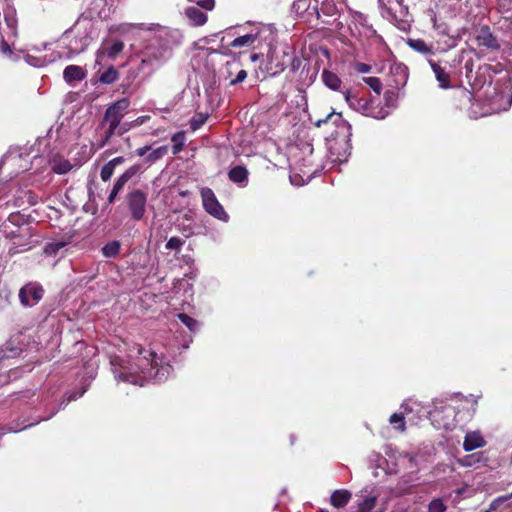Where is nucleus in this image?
Segmentation results:
<instances>
[{
    "label": "nucleus",
    "instance_id": "obj_1",
    "mask_svg": "<svg viewBox=\"0 0 512 512\" xmlns=\"http://www.w3.org/2000/svg\"><path fill=\"white\" fill-rule=\"evenodd\" d=\"M135 27L144 33L137 54L140 59L139 70L150 75L172 57L174 49L181 45L183 35L179 29L156 23H140Z\"/></svg>",
    "mask_w": 512,
    "mask_h": 512
},
{
    "label": "nucleus",
    "instance_id": "obj_2",
    "mask_svg": "<svg viewBox=\"0 0 512 512\" xmlns=\"http://www.w3.org/2000/svg\"><path fill=\"white\" fill-rule=\"evenodd\" d=\"M137 346L138 363L137 365L141 369V373H133L127 371L123 366V360L115 356L111 359V365L113 366V372L115 376L123 382L131 383L134 385L143 386L146 378H153L158 382L164 381L168 378L172 367L171 365H158L157 354L153 351L148 352V357L144 355L146 352L141 345Z\"/></svg>",
    "mask_w": 512,
    "mask_h": 512
},
{
    "label": "nucleus",
    "instance_id": "obj_3",
    "mask_svg": "<svg viewBox=\"0 0 512 512\" xmlns=\"http://www.w3.org/2000/svg\"><path fill=\"white\" fill-rule=\"evenodd\" d=\"M344 5V0H309L307 11L309 14H315L323 24L331 25L334 29L340 30L343 23L338 20L337 16Z\"/></svg>",
    "mask_w": 512,
    "mask_h": 512
},
{
    "label": "nucleus",
    "instance_id": "obj_4",
    "mask_svg": "<svg viewBox=\"0 0 512 512\" xmlns=\"http://www.w3.org/2000/svg\"><path fill=\"white\" fill-rule=\"evenodd\" d=\"M343 95L348 106L354 111L361 113L362 115L382 120L390 114L389 110L375 106L372 100L359 97L349 90L344 91Z\"/></svg>",
    "mask_w": 512,
    "mask_h": 512
},
{
    "label": "nucleus",
    "instance_id": "obj_5",
    "mask_svg": "<svg viewBox=\"0 0 512 512\" xmlns=\"http://www.w3.org/2000/svg\"><path fill=\"white\" fill-rule=\"evenodd\" d=\"M4 22L6 26L7 35H15L16 34V10L7 2L4 1L0 5V25ZM5 29L0 26V51L8 56H12V51L9 44L4 40Z\"/></svg>",
    "mask_w": 512,
    "mask_h": 512
},
{
    "label": "nucleus",
    "instance_id": "obj_6",
    "mask_svg": "<svg viewBox=\"0 0 512 512\" xmlns=\"http://www.w3.org/2000/svg\"><path fill=\"white\" fill-rule=\"evenodd\" d=\"M400 7L399 16L393 12V0H378V6L383 18L395 24L399 29L406 30L409 26L408 6L403 5V0H395Z\"/></svg>",
    "mask_w": 512,
    "mask_h": 512
},
{
    "label": "nucleus",
    "instance_id": "obj_7",
    "mask_svg": "<svg viewBox=\"0 0 512 512\" xmlns=\"http://www.w3.org/2000/svg\"><path fill=\"white\" fill-rule=\"evenodd\" d=\"M74 29L77 31V35L70 40L68 49L71 54H80L86 50L93 39L91 23L87 20L78 21Z\"/></svg>",
    "mask_w": 512,
    "mask_h": 512
},
{
    "label": "nucleus",
    "instance_id": "obj_8",
    "mask_svg": "<svg viewBox=\"0 0 512 512\" xmlns=\"http://www.w3.org/2000/svg\"><path fill=\"white\" fill-rule=\"evenodd\" d=\"M291 60V55L285 48L269 47L267 53V71L276 75L285 70L288 62Z\"/></svg>",
    "mask_w": 512,
    "mask_h": 512
},
{
    "label": "nucleus",
    "instance_id": "obj_9",
    "mask_svg": "<svg viewBox=\"0 0 512 512\" xmlns=\"http://www.w3.org/2000/svg\"><path fill=\"white\" fill-rule=\"evenodd\" d=\"M202 204L205 211L219 221H228V215L222 205L218 202L212 189L203 187L200 191Z\"/></svg>",
    "mask_w": 512,
    "mask_h": 512
},
{
    "label": "nucleus",
    "instance_id": "obj_10",
    "mask_svg": "<svg viewBox=\"0 0 512 512\" xmlns=\"http://www.w3.org/2000/svg\"><path fill=\"white\" fill-rule=\"evenodd\" d=\"M45 290L38 282H29L19 290V301L24 307H32L44 297Z\"/></svg>",
    "mask_w": 512,
    "mask_h": 512
},
{
    "label": "nucleus",
    "instance_id": "obj_11",
    "mask_svg": "<svg viewBox=\"0 0 512 512\" xmlns=\"http://www.w3.org/2000/svg\"><path fill=\"white\" fill-rule=\"evenodd\" d=\"M349 29L351 34L358 38H370L376 34L372 26L368 25L366 16L360 12L351 13Z\"/></svg>",
    "mask_w": 512,
    "mask_h": 512
},
{
    "label": "nucleus",
    "instance_id": "obj_12",
    "mask_svg": "<svg viewBox=\"0 0 512 512\" xmlns=\"http://www.w3.org/2000/svg\"><path fill=\"white\" fill-rule=\"evenodd\" d=\"M129 107V100L126 98L119 99L111 104L105 111L103 124L119 127L125 111Z\"/></svg>",
    "mask_w": 512,
    "mask_h": 512
},
{
    "label": "nucleus",
    "instance_id": "obj_13",
    "mask_svg": "<svg viewBox=\"0 0 512 512\" xmlns=\"http://www.w3.org/2000/svg\"><path fill=\"white\" fill-rule=\"evenodd\" d=\"M147 197L139 190L131 191L127 196L128 207L134 221H140L145 213Z\"/></svg>",
    "mask_w": 512,
    "mask_h": 512
},
{
    "label": "nucleus",
    "instance_id": "obj_14",
    "mask_svg": "<svg viewBox=\"0 0 512 512\" xmlns=\"http://www.w3.org/2000/svg\"><path fill=\"white\" fill-rule=\"evenodd\" d=\"M330 123L337 128L335 132L336 137L340 134H342L344 138L350 136L351 126L346 120L343 119L341 113L331 112L325 118L317 120L315 125L317 127H321L324 124Z\"/></svg>",
    "mask_w": 512,
    "mask_h": 512
},
{
    "label": "nucleus",
    "instance_id": "obj_15",
    "mask_svg": "<svg viewBox=\"0 0 512 512\" xmlns=\"http://www.w3.org/2000/svg\"><path fill=\"white\" fill-rule=\"evenodd\" d=\"M264 31V26H254L249 33L236 37L229 46L233 48L254 47L255 42L261 39Z\"/></svg>",
    "mask_w": 512,
    "mask_h": 512
},
{
    "label": "nucleus",
    "instance_id": "obj_16",
    "mask_svg": "<svg viewBox=\"0 0 512 512\" xmlns=\"http://www.w3.org/2000/svg\"><path fill=\"white\" fill-rule=\"evenodd\" d=\"M476 41L479 46L485 47L491 51H498L501 48L499 41L493 35L488 25H483L479 28L476 35Z\"/></svg>",
    "mask_w": 512,
    "mask_h": 512
},
{
    "label": "nucleus",
    "instance_id": "obj_17",
    "mask_svg": "<svg viewBox=\"0 0 512 512\" xmlns=\"http://www.w3.org/2000/svg\"><path fill=\"white\" fill-rule=\"evenodd\" d=\"M119 0H92L89 7L91 17L106 19L109 17L112 7Z\"/></svg>",
    "mask_w": 512,
    "mask_h": 512
},
{
    "label": "nucleus",
    "instance_id": "obj_18",
    "mask_svg": "<svg viewBox=\"0 0 512 512\" xmlns=\"http://www.w3.org/2000/svg\"><path fill=\"white\" fill-rule=\"evenodd\" d=\"M138 172L137 166L129 167L125 172H123L116 180L113 185L112 190L108 196V202L113 203L117 197V195L122 191L126 183Z\"/></svg>",
    "mask_w": 512,
    "mask_h": 512
},
{
    "label": "nucleus",
    "instance_id": "obj_19",
    "mask_svg": "<svg viewBox=\"0 0 512 512\" xmlns=\"http://www.w3.org/2000/svg\"><path fill=\"white\" fill-rule=\"evenodd\" d=\"M49 165L56 174H66L73 168L70 161L61 155H54L49 159Z\"/></svg>",
    "mask_w": 512,
    "mask_h": 512
},
{
    "label": "nucleus",
    "instance_id": "obj_20",
    "mask_svg": "<svg viewBox=\"0 0 512 512\" xmlns=\"http://www.w3.org/2000/svg\"><path fill=\"white\" fill-rule=\"evenodd\" d=\"M248 170L241 165L232 167L228 172V178L231 182L240 187H245L248 184Z\"/></svg>",
    "mask_w": 512,
    "mask_h": 512
},
{
    "label": "nucleus",
    "instance_id": "obj_21",
    "mask_svg": "<svg viewBox=\"0 0 512 512\" xmlns=\"http://www.w3.org/2000/svg\"><path fill=\"white\" fill-rule=\"evenodd\" d=\"M391 74L393 75V82L396 89L403 88L408 80L407 67L403 64H394L391 66Z\"/></svg>",
    "mask_w": 512,
    "mask_h": 512
},
{
    "label": "nucleus",
    "instance_id": "obj_22",
    "mask_svg": "<svg viewBox=\"0 0 512 512\" xmlns=\"http://www.w3.org/2000/svg\"><path fill=\"white\" fill-rule=\"evenodd\" d=\"M486 441L479 432H469L464 437L463 449L467 452L484 447Z\"/></svg>",
    "mask_w": 512,
    "mask_h": 512
},
{
    "label": "nucleus",
    "instance_id": "obj_23",
    "mask_svg": "<svg viewBox=\"0 0 512 512\" xmlns=\"http://www.w3.org/2000/svg\"><path fill=\"white\" fill-rule=\"evenodd\" d=\"M185 16L193 26H202L207 22V15L199 7H188L185 9Z\"/></svg>",
    "mask_w": 512,
    "mask_h": 512
},
{
    "label": "nucleus",
    "instance_id": "obj_24",
    "mask_svg": "<svg viewBox=\"0 0 512 512\" xmlns=\"http://www.w3.org/2000/svg\"><path fill=\"white\" fill-rule=\"evenodd\" d=\"M352 494L346 489H338L332 492L330 504L335 508L345 507L351 500Z\"/></svg>",
    "mask_w": 512,
    "mask_h": 512
},
{
    "label": "nucleus",
    "instance_id": "obj_25",
    "mask_svg": "<svg viewBox=\"0 0 512 512\" xmlns=\"http://www.w3.org/2000/svg\"><path fill=\"white\" fill-rule=\"evenodd\" d=\"M429 64L435 74L439 87L442 89L450 88V75L438 63L429 60Z\"/></svg>",
    "mask_w": 512,
    "mask_h": 512
},
{
    "label": "nucleus",
    "instance_id": "obj_26",
    "mask_svg": "<svg viewBox=\"0 0 512 512\" xmlns=\"http://www.w3.org/2000/svg\"><path fill=\"white\" fill-rule=\"evenodd\" d=\"M321 79L327 88L333 91H340L342 81L336 73L324 69L321 73Z\"/></svg>",
    "mask_w": 512,
    "mask_h": 512
},
{
    "label": "nucleus",
    "instance_id": "obj_27",
    "mask_svg": "<svg viewBox=\"0 0 512 512\" xmlns=\"http://www.w3.org/2000/svg\"><path fill=\"white\" fill-rule=\"evenodd\" d=\"M84 70L77 65H69L64 69L63 77L67 83L81 81L85 78Z\"/></svg>",
    "mask_w": 512,
    "mask_h": 512
},
{
    "label": "nucleus",
    "instance_id": "obj_28",
    "mask_svg": "<svg viewBox=\"0 0 512 512\" xmlns=\"http://www.w3.org/2000/svg\"><path fill=\"white\" fill-rule=\"evenodd\" d=\"M408 45L415 51L429 56L433 55V48L431 45H428L424 40L422 39H409Z\"/></svg>",
    "mask_w": 512,
    "mask_h": 512
},
{
    "label": "nucleus",
    "instance_id": "obj_29",
    "mask_svg": "<svg viewBox=\"0 0 512 512\" xmlns=\"http://www.w3.org/2000/svg\"><path fill=\"white\" fill-rule=\"evenodd\" d=\"M396 90L397 89L394 87V89H388L384 93V106H381L380 108H384L390 112L396 108L398 101V92Z\"/></svg>",
    "mask_w": 512,
    "mask_h": 512
},
{
    "label": "nucleus",
    "instance_id": "obj_30",
    "mask_svg": "<svg viewBox=\"0 0 512 512\" xmlns=\"http://www.w3.org/2000/svg\"><path fill=\"white\" fill-rule=\"evenodd\" d=\"M120 248H121L120 242L117 240H114V241H111V242H108L107 244H105L102 247L101 252L105 257L112 258L119 254Z\"/></svg>",
    "mask_w": 512,
    "mask_h": 512
},
{
    "label": "nucleus",
    "instance_id": "obj_31",
    "mask_svg": "<svg viewBox=\"0 0 512 512\" xmlns=\"http://www.w3.org/2000/svg\"><path fill=\"white\" fill-rule=\"evenodd\" d=\"M171 141L173 143L172 153L174 155H177L178 153H180L182 151V149L184 147V144H185V141H186L185 133L183 131L175 133L171 137Z\"/></svg>",
    "mask_w": 512,
    "mask_h": 512
},
{
    "label": "nucleus",
    "instance_id": "obj_32",
    "mask_svg": "<svg viewBox=\"0 0 512 512\" xmlns=\"http://www.w3.org/2000/svg\"><path fill=\"white\" fill-rule=\"evenodd\" d=\"M168 153V146H160L154 150H152L149 154H147L145 160L148 163H155L156 161L162 159Z\"/></svg>",
    "mask_w": 512,
    "mask_h": 512
},
{
    "label": "nucleus",
    "instance_id": "obj_33",
    "mask_svg": "<svg viewBox=\"0 0 512 512\" xmlns=\"http://www.w3.org/2000/svg\"><path fill=\"white\" fill-rule=\"evenodd\" d=\"M378 497L376 495L368 496L358 505V512H372L377 505Z\"/></svg>",
    "mask_w": 512,
    "mask_h": 512
},
{
    "label": "nucleus",
    "instance_id": "obj_34",
    "mask_svg": "<svg viewBox=\"0 0 512 512\" xmlns=\"http://www.w3.org/2000/svg\"><path fill=\"white\" fill-rule=\"evenodd\" d=\"M178 319L183 323L191 332H196L198 329V321L186 313L177 314Z\"/></svg>",
    "mask_w": 512,
    "mask_h": 512
},
{
    "label": "nucleus",
    "instance_id": "obj_35",
    "mask_svg": "<svg viewBox=\"0 0 512 512\" xmlns=\"http://www.w3.org/2000/svg\"><path fill=\"white\" fill-rule=\"evenodd\" d=\"M389 422L394 426L395 429L401 432L405 431L406 429L405 417L402 413H393L390 416Z\"/></svg>",
    "mask_w": 512,
    "mask_h": 512
},
{
    "label": "nucleus",
    "instance_id": "obj_36",
    "mask_svg": "<svg viewBox=\"0 0 512 512\" xmlns=\"http://www.w3.org/2000/svg\"><path fill=\"white\" fill-rule=\"evenodd\" d=\"M124 44L120 40L114 41L110 46L106 48V55L109 58H115L119 53L122 52Z\"/></svg>",
    "mask_w": 512,
    "mask_h": 512
},
{
    "label": "nucleus",
    "instance_id": "obj_37",
    "mask_svg": "<svg viewBox=\"0 0 512 512\" xmlns=\"http://www.w3.org/2000/svg\"><path fill=\"white\" fill-rule=\"evenodd\" d=\"M118 78V73L114 68H109L103 72L99 78L101 83L111 84L114 83Z\"/></svg>",
    "mask_w": 512,
    "mask_h": 512
},
{
    "label": "nucleus",
    "instance_id": "obj_38",
    "mask_svg": "<svg viewBox=\"0 0 512 512\" xmlns=\"http://www.w3.org/2000/svg\"><path fill=\"white\" fill-rule=\"evenodd\" d=\"M208 115L199 113L193 116L190 120V128L192 131L198 130L207 120Z\"/></svg>",
    "mask_w": 512,
    "mask_h": 512
},
{
    "label": "nucleus",
    "instance_id": "obj_39",
    "mask_svg": "<svg viewBox=\"0 0 512 512\" xmlns=\"http://www.w3.org/2000/svg\"><path fill=\"white\" fill-rule=\"evenodd\" d=\"M363 81L377 94L382 90V83L377 77H364Z\"/></svg>",
    "mask_w": 512,
    "mask_h": 512
},
{
    "label": "nucleus",
    "instance_id": "obj_40",
    "mask_svg": "<svg viewBox=\"0 0 512 512\" xmlns=\"http://www.w3.org/2000/svg\"><path fill=\"white\" fill-rule=\"evenodd\" d=\"M345 146H347V143H345ZM334 149H336V147H333L331 146L330 147V158L332 159L333 162H345L347 161V158L349 156V151H348V147H345L342 151V153L338 154L337 156L334 157Z\"/></svg>",
    "mask_w": 512,
    "mask_h": 512
},
{
    "label": "nucleus",
    "instance_id": "obj_41",
    "mask_svg": "<svg viewBox=\"0 0 512 512\" xmlns=\"http://www.w3.org/2000/svg\"><path fill=\"white\" fill-rule=\"evenodd\" d=\"M446 508V505L440 498L433 499L428 505L429 512H445Z\"/></svg>",
    "mask_w": 512,
    "mask_h": 512
},
{
    "label": "nucleus",
    "instance_id": "obj_42",
    "mask_svg": "<svg viewBox=\"0 0 512 512\" xmlns=\"http://www.w3.org/2000/svg\"><path fill=\"white\" fill-rule=\"evenodd\" d=\"M510 499V497H508V494L507 495H502V496H499L497 498H495L489 505V508L486 510V512H494V511H497L500 506L507 502L508 500Z\"/></svg>",
    "mask_w": 512,
    "mask_h": 512
},
{
    "label": "nucleus",
    "instance_id": "obj_43",
    "mask_svg": "<svg viewBox=\"0 0 512 512\" xmlns=\"http://www.w3.org/2000/svg\"><path fill=\"white\" fill-rule=\"evenodd\" d=\"M479 461L480 457L477 454H471L459 459L458 463L463 467H470Z\"/></svg>",
    "mask_w": 512,
    "mask_h": 512
},
{
    "label": "nucleus",
    "instance_id": "obj_44",
    "mask_svg": "<svg viewBox=\"0 0 512 512\" xmlns=\"http://www.w3.org/2000/svg\"><path fill=\"white\" fill-rule=\"evenodd\" d=\"M24 59L27 64H29L33 67H42L45 65V59L38 58V57L29 55V54L25 55Z\"/></svg>",
    "mask_w": 512,
    "mask_h": 512
},
{
    "label": "nucleus",
    "instance_id": "obj_45",
    "mask_svg": "<svg viewBox=\"0 0 512 512\" xmlns=\"http://www.w3.org/2000/svg\"><path fill=\"white\" fill-rule=\"evenodd\" d=\"M114 173V168L111 167V165L107 162L102 168H101V171H100V177L101 179L106 182L108 180H110V178L112 177Z\"/></svg>",
    "mask_w": 512,
    "mask_h": 512
},
{
    "label": "nucleus",
    "instance_id": "obj_46",
    "mask_svg": "<svg viewBox=\"0 0 512 512\" xmlns=\"http://www.w3.org/2000/svg\"><path fill=\"white\" fill-rule=\"evenodd\" d=\"M184 244V241L178 237H171L167 243L166 248L168 250H178Z\"/></svg>",
    "mask_w": 512,
    "mask_h": 512
},
{
    "label": "nucleus",
    "instance_id": "obj_47",
    "mask_svg": "<svg viewBox=\"0 0 512 512\" xmlns=\"http://www.w3.org/2000/svg\"><path fill=\"white\" fill-rule=\"evenodd\" d=\"M240 66H241L240 62L236 59L228 61L226 63V72H227L226 78H231L233 75V72L236 71L237 69H239Z\"/></svg>",
    "mask_w": 512,
    "mask_h": 512
},
{
    "label": "nucleus",
    "instance_id": "obj_48",
    "mask_svg": "<svg viewBox=\"0 0 512 512\" xmlns=\"http://www.w3.org/2000/svg\"><path fill=\"white\" fill-rule=\"evenodd\" d=\"M247 77V72L244 69H237L236 77L232 78L229 82L230 85H236L243 82Z\"/></svg>",
    "mask_w": 512,
    "mask_h": 512
},
{
    "label": "nucleus",
    "instance_id": "obj_49",
    "mask_svg": "<svg viewBox=\"0 0 512 512\" xmlns=\"http://www.w3.org/2000/svg\"><path fill=\"white\" fill-rule=\"evenodd\" d=\"M353 68L357 73L360 74H366L369 73L372 69V67L369 64L362 63V62H356L353 64Z\"/></svg>",
    "mask_w": 512,
    "mask_h": 512
},
{
    "label": "nucleus",
    "instance_id": "obj_50",
    "mask_svg": "<svg viewBox=\"0 0 512 512\" xmlns=\"http://www.w3.org/2000/svg\"><path fill=\"white\" fill-rule=\"evenodd\" d=\"M198 6L200 8H203V9L207 10V11H211L215 7V1L214 0H200L198 2Z\"/></svg>",
    "mask_w": 512,
    "mask_h": 512
},
{
    "label": "nucleus",
    "instance_id": "obj_51",
    "mask_svg": "<svg viewBox=\"0 0 512 512\" xmlns=\"http://www.w3.org/2000/svg\"><path fill=\"white\" fill-rule=\"evenodd\" d=\"M124 161H125L124 157L119 156V157L113 158L108 163L111 165L112 168L115 169L116 166L122 164Z\"/></svg>",
    "mask_w": 512,
    "mask_h": 512
},
{
    "label": "nucleus",
    "instance_id": "obj_52",
    "mask_svg": "<svg viewBox=\"0 0 512 512\" xmlns=\"http://www.w3.org/2000/svg\"><path fill=\"white\" fill-rule=\"evenodd\" d=\"M107 130L105 131V135L111 139V137L115 134H117V126H111L110 124H107Z\"/></svg>",
    "mask_w": 512,
    "mask_h": 512
},
{
    "label": "nucleus",
    "instance_id": "obj_53",
    "mask_svg": "<svg viewBox=\"0 0 512 512\" xmlns=\"http://www.w3.org/2000/svg\"><path fill=\"white\" fill-rule=\"evenodd\" d=\"M131 128V125L128 124V123H124L122 125H119V127L117 128V134L118 135H123L124 133H126L129 129Z\"/></svg>",
    "mask_w": 512,
    "mask_h": 512
},
{
    "label": "nucleus",
    "instance_id": "obj_54",
    "mask_svg": "<svg viewBox=\"0 0 512 512\" xmlns=\"http://www.w3.org/2000/svg\"><path fill=\"white\" fill-rule=\"evenodd\" d=\"M151 150V147L150 146H143V147H140L136 150V154L139 156V157H143L145 156L149 151Z\"/></svg>",
    "mask_w": 512,
    "mask_h": 512
},
{
    "label": "nucleus",
    "instance_id": "obj_55",
    "mask_svg": "<svg viewBox=\"0 0 512 512\" xmlns=\"http://www.w3.org/2000/svg\"><path fill=\"white\" fill-rule=\"evenodd\" d=\"M109 140H110V138H109V137H107V136L104 134V136H103V138H102L101 142L99 143L98 147H99V148L104 147V146L109 142Z\"/></svg>",
    "mask_w": 512,
    "mask_h": 512
},
{
    "label": "nucleus",
    "instance_id": "obj_56",
    "mask_svg": "<svg viewBox=\"0 0 512 512\" xmlns=\"http://www.w3.org/2000/svg\"><path fill=\"white\" fill-rule=\"evenodd\" d=\"M148 119V116H141L135 120L134 125H141Z\"/></svg>",
    "mask_w": 512,
    "mask_h": 512
},
{
    "label": "nucleus",
    "instance_id": "obj_57",
    "mask_svg": "<svg viewBox=\"0 0 512 512\" xmlns=\"http://www.w3.org/2000/svg\"><path fill=\"white\" fill-rule=\"evenodd\" d=\"M258 57H259V56H258L257 54H253V55L251 56V60H252V61H256V60L258 59Z\"/></svg>",
    "mask_w": 512,
    "mask_h": 512
},
{
    "label": "nucleus",
    "instance_id": "obj_58",
    "mask_svg": "<svg viewBox=\"0 0 512 512\" xmlns=\"http://www.w3.org/2000/svg\"><path fill=\"white\" fill-rule=\"evenodd\" d=\"M64 245H65L64 243H57V244H56V246H57V248H58V249H59V248H61V247H63Z\"/></svg>",
    "mask_w": 512,
    "mask_h": 512
},
{
    "label": "nucleus",
    "instance_id": "obj_59",
    "mask_svg": "<svg viewBox=\"0 0 512 512\" xmlns=\"http://www.w3.org/2000/svg\"><path fill=\"white\" fill-rule=\"evenodd\" d=\"M291 444H294V437L291 436Z\"/></svg>",
    "mask_w": 512,
    "mask_h": 512
},
{
    "label": "nucleus",
    "instance_id": "obj_60",
    "mask_svg": "<svg viewBox=\"0 0 512 512\" xmlns=\"http://www.w3.org/2000/svg\"><path fill=\"white\" fill-rule=\"evenodd\" d=\"M317 512H328V511L321 509V510H319Z\"/></svg>",
    "mask_w": 512,
    "mask_h": 512
},
{
    "label": "nucleus",
    "instance_id": "obj_61",
    "mask_svg": "<svg viewBox=\"0 0 512 512\" xmlns=\"http://www.w3.org/2000/svg\"><path fill=\"white\" fill-rule=\"evenodd\" d=\"M508 497H510V499L512 498V492L510 494H508Z\"/></svg>",
    "mask_w": 512,
    "mask_h": 512
},
{
    "label": "nucleus",
    "instance_id": "obj_62",
    "mask_svg": "<svg viewBox=\"0 0 512 512\" xmlns=\"http://www.w3.org/2000/svg\"><path fill=\"white\" fill-rule=\"evenodd\" d=\"M381 512H383V511H381Z\"/></svg>",
    "mask_w": 512,
    "mask_h": 512
}]
</instances>
